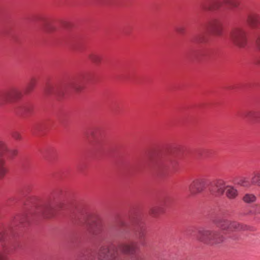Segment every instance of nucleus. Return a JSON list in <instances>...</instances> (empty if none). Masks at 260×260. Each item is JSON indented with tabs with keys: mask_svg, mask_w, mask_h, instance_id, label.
Segmentation results:
<instances>
[{
	"mask_svg": "<svg viewBox=\"0 0 260 260\" xmlns=\"http://www.w3.org/2000/svg\"><path fill=\"white\" fill-rule=\"evenodd\" d=\"M251 181L253 185L260 186V171H255L253 173Z\"/></svg>",
	"mask_w": 260,
	"mask_h": 260,
	"instance_id": "4be33fe9",
	"label": "nucleus"
},
{
	"mask_svg": "<svg viewBox=\"0 0 260 260\" xmlns=\"http://www.w3.org/2000/svg\"><path fill=\"white\" fill-rule=\"evenodd\" d=\"M7 151L8 148L6 144L4 142L0 141V156H4Z\"/></svg>",
	"mask_w": 260,
	"mask_h": 260,
	"instance_id": "bb28decb",
	"label": "nucleus"
},
{
	"mask_svg": "<svg viewBox=\"0 0 260 260\" xmlns=\"http://www.w3.org/2000/svg\"><path fill=\"white\" fill-rule=\"evenodd\" d=\"M242 116L251 120L255 121L260 118V112L253 110H247L243 112Z\"/></svg>",
	"mask_w": 260,
	"mask_h": 260,
	"instance_id": "dca6fc26",
	"label": "nucleus"
},
{
	"mask_svg": "<svg viewBox=\"0 0 260 260\" xmlns=\"http://www.w3.org/2000/svg\"><path fill=\"white\" fill-rule=\"evenodd\" d=\"M256 197L252 193H246L242 198L244 202L250 204L256 201Z\"/></svg>",
	"mask_w": 260,
	"mask_h": 260,
	"instance_id": "b1692460",
	"label": "nucleus"
},
{
	"mask_svg": "<svg viewBox=\"0 0 260 260\" xmlns=\"http://www.w3.org/2000/svg\"><path fill=\"white\" fill-rule=\"evenodd\" d=\"M207 50L205 49L204 50H202L201 51V52L199 54V56L201 57H207L209 56V54L207 53Z\"/></svg>",
	"mask_w": 260,
	"mask_h": 260,
	"instance_id": "7c9ffc66",
	"label": "nucleus"
},
{
	"mask_svg": "<svg viewBox=\"0 0 260 260\" xmlns=\"http://www.w3.org/2000/svg\"><path fill=\"white\" fill-rule=\"evenodd\" d=\"M221 6V3L217 0H204L201 4L202 9L206 11H217Z\"/></svg>",
	"mask_w": 260,
	"mask_h": 260,
	"instance_id": "f8f14e48",
	"label": "nucleus"
},
{
	"mask_svg": "<svg viewBox=\"0 0 260 260\" xmlns=\"http://www.w3.org/2000/svg\"><path fill=\"white\" fill-rule=\"evenodd\" d=\"M45 28L46 30L47 31H51L52 30V28H50L49 26H48V24H47V23L46 22V24H45Z\"/></svg>",
	"mask_w": 260,
	"mask_h": 260,
	"instance_id": "f704fd0d",
	"label": "nucleus"
},
{
	"mask_svg": "<svg viewBox=\"0 0 260 260\" xmlns=\"http://www.w3.org/2000/svg\"><path fill=\"white\" fill-rule=\"evenodd\" d=\"M191 41L196 44H205L208 43L209 38L206 34L201 33L194 36Z\"/></svg>",
	"mask_w": 260,
	"mask_h": 260,
	"instance_id": "a211bd4d",
	"label": "nucleus"
},
{
	"mask_svg": "<svg viewBox=\"0 0 260 260\" xmlns=\"http://www.w3.org/2000/svg\"><path fill=\"white\" fill-rule=\"evenodd\" d=\"M81 260H84V259H86V258H85L83 259V258H81Z\"/></svg>",
	"mask_w": 260,
	"mask_h": 260,
	"instance_id": "58836bf2",
	"label": "nucleus"
},
{
	"mask_svg": "<svg viewBox=\"0 0 260 260\" xmlns=\"http://www.w3.org/2000/svg\"><path fill=\"white\" fill-rule=\"evenodd\" d=\"M163 208L158 206H155L152 207L149 210V214L153 216L156 217L158 216L159 214L163 212Z\"/></svg>",
	"mask_w": 260,
	"mask_h": 260,
	"instance_id": "5701e85b",
	"label": "nucleus"
},
{
	"mask_svg": "<svg viewBox=\"0 0 260 260\" xmlns=\"http://www.w3.org/2000/svg\"><path fill=\"white\" fill-rule=\"evenodd\" d=\"M132 231L138 239L139 244L143 246L146 245V228L145 223L139 217L132 220Z\"/></svg>",
	"mask_w": 260,
	"mask_h": 260,
	"instance_id": "423d86ee",
	"label": "nucleus"
},
{
	"mask_svg": "<svg viewBox=\"0 0 260 260\" xmlns=\"http://www.w3.org/2000/svg\"><path fill=\"white\" fill-rule=\"evenodd\" d=\"M213 222L220 231L202 229L198 231L196 238L201 242L209 245H214L223 243L226 237L234 240H239L237 232L249 230L250 227L236 221L222 219H215Z\"/></svg>",
	"mask_w": 260,
	"mask_h": 260,
	"instance_id": "f257e3e1",
	"label": "nucleus"
},
{
	"mask_svg": "<svg viewBox=\"0 0 260 260\" xmlns=\"http://www.w3.org/2000/svg\"><path fill=\"white\" fill-rule=\"evenodd\" d=\"M238 184L242 186L246 187H249L251 185H253V184L252 183L251 178L249 181L247 178H246L241 179L238 182Z\"/></svg>",
	"mask_w": 260,
	"mask_h": 260,
	"instance_id": "a878e982",
	"label": "nucleus"
},
{
	"mask_svg": "<svg viewBox=\"0 0 260 260\" xmlns=\"http://www.w3.org/2000/svg\"><path fill=\"white\" fill-rule=\"evenodd\" d=\"M18 154V151L16 149H12L9 150L8 149V151L5 154V156H6L8 158H13L15 157Z\"/></svg>",
	"mask_w": 260,
	"mask_h": 260,
	"instance_id": "cd10ccee",
	"label": "nucleus"
},
{
	"mask_svg": "<svg viewBox=\"0 0 260 260\" xmlns=\"http://www.w3.org/2000/svg\"><path fill=\"white\" fill-rule=\"evenodd\" d=\"M209 34L215 37H221L223 34V26L221 20L217 18L211 19L206 24Z\"/></svg>",
	"mask_w": 260,
	"mask_h": 260,
	"instance_id": "1a4fd4ad",
	"label": "nucleus"
},
{
	"mask_svg": "<svg viewBox=\"0 0 260 260\" xmlns=\"http://www.w3.org/2000/svg\"><path fill=\"white\" fill-rule=\"evenodd\" d=\"M38 79L36 77H32L26 85L24 89V93L28 94L33 91L37 84Z\"/></svg>",
	"mask_w": 260,
	"mask_h": 260,
	"instance_id": "aec40b11",
	"label": "nucleus"
},
{
	"mask_svg": "<svg viewBox=\"0 0 260 260\" xmlns=\"http://www.w3.org/2000/svg\"><path fill=\"white\" fill-rule=\"evenodd\" d=\"M239 216L240 217H251L256 221L260 220L259 216H256L255 205L241 209L239 213Z\"/></svg>",
	"mask_w": 260,
	"mask_h": 260,
	"instance_id": "ddd939ff",
	"label": "nucleus"
},
{
	"mask_svg": "<svg viewBox=\"0 0 260 260\" xmlns=\"http://www.w3.org/2000/svg\"><path fill=\"white\" fill-rule=\"evenodd\" d=\"M138 249L135 242L121 243L117 246L114 245H103L97 253L98 260H117L119 257V251L125 255H134Z\"/></svg>",
	"mask_w": 260,
	"mask_h": 260,
	"instance_id": "f03ea898",
	"label": "nucleus"
},
{
	"mask_svg": "<svg viewBox=\"0 0 260 260\" xmlns=\"http://www.w3.org/2000/svg\"><path fill=\"white\" fill-rule=\"evenodd\" d=\"M88 58L93 63L100 64L103 60L102 55L96 52H92L88 54Z\"/></svg>",
	"mask_w": 260,
	"mask_h": 260,
	"instance_id": "6ab92c4d",
	"label": "nucleus"
},
{
	"mask_svg": "<svg viewBox=\"0 0 260 260\" xmlns=\"http://www.w3.org/2000/svg\"><path fill=\"white\" fill-rule=\"evenodd\" d=\"M170 160L168 154L157 153L150 159V166L157 172L161 174L169 167Z\"/></svg>",
	"mask_w": 260,
	"mask_h": 260,
	"instance_id": "0eeeda50",
	"label": "nucleus"
},
{
	"mask_svg": "<svg viewBox=\"0 0 260 260\" xmlns=\"http://www.w3.org/2000/svg\"><path fill=\"white\" fill-rule=\"evenodd\" d=\"M246 22L252 28L256 29L260 25V14L252 12L247 16Z\"/></svg>",
	"mask_w": 260,
	"mask_h": 260,
	"instance_id": "4468645a",
	"label": "nucleus"
},
{
	"mask_svg": "<svg viewBox=\"0 0 260 260\" xmlns=\"http://www.w3.org/2000/svg\"><path fill=\"white\" fill-rule=\"evenodd\" d=\"M74 220L77 224H84L87 232L91 235L98 236L103 231L104 224L100 216L86 209L78 211L74 215Z\"/></svg>",
	"mask_w": 260,
	"mask_h": 260,
	"instance_id": "7ed1b4c3",
	"label": "nucleus"
},
{
	"mask_svg": "<svg viewBox=\"0 0 260 260\" xmlns=\"http://www.w3.org/2000/svg\"><path fill=\"white\" fill-rule=\"evenodd\" d=\"M34 107L30 103H24L18 109V112L22 116H27L32 113Z\"/></svg>",
	"mask_w": 260,
	"mask_h": 260,
	"instance_id": "2eb2a0df",
	"label": "nucleus"
},
{
	"mask_svg": "<svg viewBox=\"0 0 260 260\" xmlns=\"http://www.w3.org/2000/svg\"><path fill=\"white\" fill-rule=\"evenodd\" d=\"M255 63L258 66H260V58L255 60Z\"/></svg>",
	"mask_w": 260,
	"mask_h": 260,
	"instance_id": "4c0bfd02",
	"label": "nucleus"
},
{
	"mask_svg": "<svg viewBox=\"0 0 260 260\" xmlns=\"http://www.w3.org/2000/svg\"><path fill=\"white\" fill-rule=\"evenodd\" d=\"M226 197L230 200L235 199L239 194L238 190L234 186L228 185L225 189Z\"/></svg>",
	"mask_w": 260,
	"mask_h": 260,
	"instance_id": "f3484780",
	"label": "nucleus"
},
{
	"mask_svg": "<svg viewBox=\"0 0 260 260\" xmlns=\"http://www.w3.org/2000/svg\"><path fill=\"white\" fill-rule=\"evenodd\" d=\"M224 2V4L226 5H230L231 3L232 0H223Z\"/></svg>",
	"mask_w": 260,
	"mask_h": 260,
	"instance_id": "e433bc0d",
	"label": "nucleus"
},
{
	"mask_svg": "<svg viewBox=\"0 0 260 260\" xmlns=\"http://www.w3.org/2000/svg\"><path fill=\"white\" fill-rule=\"evenodd\" d=\"M229 37L231 42L239 48H245L248 46V33L243 26H237L232 28Z\"/></svg>",
	"mask_w": 260,
	"mask_h": 260,
	"instance_id": "39448f33",
	"label": "nucleus"
},
{
	"mask_svg": "<svg viewBox=\"0 0 260 260\" xmlns=\"http://www.w3.org/2000/svg\"><path fill=\"white\" fill-rule=\"evenodd\" d=\"M256 45L257 49L260 52V35L257 37L256 40Z\"/></svg>",
	"mask_w": 260,
	"mask_h": 260,
	"instance_id": "2f4dec72",
	"label": "nucleus"
},
{
	"mask_svg": "<svg viewBox=\"0 0 260 260\" xmlns=\"http://www.w3.org/2000/svg\"><path fill=\"white\" fill-rule=\"evenodd\" d=\"M23 96L22 92L17 88L12 87L0 93V104L3 102L14 103L20 100Z\"/></svg>",
	"mask_w": 260,
	"mask_h": 260,
	"instance_id": "6e6552de",
	"label": "nucleus"
},
{
	"mask_svg": "<svg viewBox=\"0 0 260 260\" xmlns=\"http://www.w3.org/2000/svg\"><path fill=\"white\" fill-rule=\"evenodd\" d=\"M255 208L256 216H258V215L260 214V204L255 205Z\"/></svg>",
	"mask_w": 260,
	"mask_h": 260,
	"instance_id": "473e14b6",
	"label": "nucleus"
},
{
	"mask_svg": "<svg viewBox=\"0 0 260 260\" xmlns=\"http://www.w3.org/2000/svg\"><path fill=\"white\" fill-rule=\"evenodd\" d=\"M6 162L4 159H0V179H3L8 173Z\"/></svg>",
	"mask_w": 260,
	"mask_h": 260,
	"instance_id": "412c9836",
	"label": "nucleus"
},
{
	"mask_svg": "<svg viewBox=\"0 0 260 260\" xmlns=\"http://www.w3.org/2000/svg\"><path fill=\"white\" fill-rule=\"evenodd\" d=\"M206 188V180L203 178H198L193 180L188 188L191 195L194 196L201 193Z\"/></svg>",
	"mask_w": 260,
	"mask_h": 260,
	"instance_id": "9d476101",
	"label": "nucleus"
},
{
	"mask_svg": "<svg viewBox=\"0 0 260 260\" xmlns=\"http://www.w3.org/2000/svg\"><path fill=\"white\" fill-rule=\"evenodd\" d=\"M177 31L179 34H183L185 31V29L183 27H178L176 29Z\"/></svg>",
	"mask_w": 260,
	"mask_h": 260,
	"instance_id": "72a5a7b5",
	"label": "nucleus"
},
{
	"mask_svg": "<svg viewBox=\"0 0 260 260\" xmlns=\"http://www.w3.org/2000/svg\"><path fill=\"white\" fill-rule=\"evenodd\" d=\"M90 79V74L85 73L80 75L76 79L60 85L54 86L52 85L48 84L45 87V91L47 94L54 93L60 97H62L65 92L70 90H74L77 92L81 91L83 89L84 84Z\"/></svg>",
	"mask_w": 260,
	"mask_h": 260,
	"instance_id": "20e7f679",
	"label": "nucleus"
},
{
	"mask_svg": "<svg viewBox=\"0 0 260 260\" xmlns=\"http://www.w3.org/2000/svg\"><path fill=\"white\" fill-rule=\"evenodd\" d=\"M116 224L120 229L123 230L122 233L123 235H125L126 232L124 231V229L128 228V224L126 222L121 219H119L116 221Z\"/></svg>",
	"mask_w": 260,
	"mask_h": 260,
	"instance_id": "393cba45",
	"label": "nucleus"
},
{
	"mask_svg": "<svg viewBox=\"0 0 260 260\" xmlns=\"http://www.w3.org/2000/svg\"><path fill=\"white\" fill-rule=\"evenodd\" d=\"M240 2L238 1L232 0L231 3L229 5H230L232 8H237L240 6Z\"/></svg>",
	"mask_w": 260,
	"mask_h": 260,
	"instance_id": "c85d7f7f",
	"label": "nucleus"
},
{
	"mask_svg": "<svg viewBox=\"0 0 260 260\" xmlns=\"http://www.w3.org/2000/svg\"><path fill=\"white\" fill-rule=\"evenodd\" d=\"M135 260H145V258L142 256H137L135 258Z\"/></svg>",
	"mask_w": 260,
	"mask_h": 260,
	"instance_id": "c9c22d12",
	"label": "nucleus"
},
{
	"mask_svg": "<svg viewBox=\"0 0 260 260\" xmlns=\"http://www.w3.org/2000/svg\"><path fill=\"white\" fill-rule=\"evenodd\" d=\"M226 186L224 181L218 179L213 182L210 190L213 195L216 197H220L223 194Z\"/></svg>",
	"mask_w": 260,
	"mask_h": 260,
	"instance_id": "9b49d317",
	"label": "nucleus"
},
{
	"mask_svg": "<svg viewBox=\"0 0 260 260\" xmlns=\"http://www.w3.org/2000/svg\"><path fill=\"white\" fill-rule=\"evenodd\" d=\"M12 137L17 140H20L21 138L20 134L17 132H14L12 134Z\"/></svg>",
	"mask_w": 260,
	"mask_h": 260,
	"instance_id": "c756f323",
	"label": "nucleus"
}]
</instances>
